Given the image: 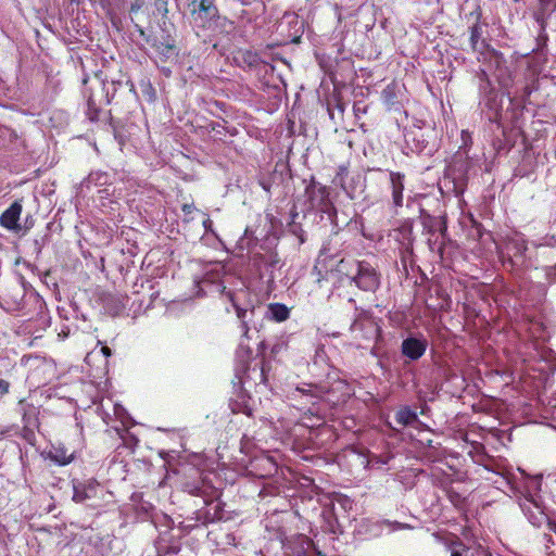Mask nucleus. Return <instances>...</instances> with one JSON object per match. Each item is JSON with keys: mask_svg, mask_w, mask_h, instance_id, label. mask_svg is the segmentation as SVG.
Here are the masks:
<instances>
[{"mask_svg": "<svg viewBox=\"0 0 556 556\" xmlns=\"http://www.w3.org/2000/svg\"><path fill=\"white\" fill-rule=\"evenodd\" d=\"M10 383L4 380L0 379V400L9 392Z\"/></svg>", "mask_w": 556, "mask_h": 556, "instance_id": "aec40b11", "label": "nucleus"}, {"mask_svg": "<svg viewBox=\"0 0 556 556\" xmlns=\"http://www.w3.org/2000/svg\"><path fill=\"white\" fill-rule=\"evenodd\" d=\"M101 491L100 484L93 479L84 482L73 481V501L76 503L96 498Z\"/></svg>", "mask_w": 556, "mask_h": 556, "instance_id": "423d86ee", "label": "nucleus"}, {"mask_svg": "<svg viewBox=\"0 0 556 556\" xmlns=\"http://www.w3.org/2000/svg\"><path fill=\"white\" fill-rule=\"evenodd\" d=\"M377 463H380L381 465H386L388 463V459H378Z\"/></svg>", "mask_w": 556, "mask_h": 556, "instance_id": "c85d7f7f", "label": "nucleus"}, {"mask_svg": "<svg viewBox=\"0 0 556 556\" xmlns=\"http://www.w3.org/2000/svg\"><path fill=\"white\" fill-rule=\"evenodd\" d=\"M212 220L210 218H206L204 222H203V226L205 228L206 231L211 230V227H212Z\"/></svg>", "mask_w": 556, "mask_h": 556, "instance_id": "393cba45", "label": "nucleus"}, {"mask_svg": "<svg viewBox=\"0 0 556 556\" xmlns=\"http://www.w3.org/2000/svg\"><path fill=\"white\" fill-rule=\"evenodd\" d=\"M350 265V263L341 260L340 263L338 264V271L339 273H345L348 274V266Z\"/></svg>", "mask_w": 556, "mask_h": 556, "instance_id": "4be33fe9", "label": "nucleus"}, {"mask_svg": "<svg viewBox=\"0 0 556 556\" xmlns=\"http://www.w3.org/2000/svg\"><path fill=\"white\" fill-rule=\"evenodd\" d=\"M372 327V323L368 319L365 312H361L356 315L354 318V321L352 323L350 330L352 333L355 334V338H364L368 339L369 333L367 331L368 328Z\"/></svg>", "mask_w": 556, "mask_h": 556, "instance_id": "9b49d317", "label": "nucleus"}, {"mask_svg": "<svg viewBox=\"0 0 556 556\" xmlns=\"http://www.w3.org/2000/svg\"><path fill=\"white\" fill-rule=\"evenodd\" d=\"M519 506L534 527H540L546 521V515L536 498L526 497V500H520Z\"/></svg>", "mask_w": 556, "mask_h": 556, "instance_id": "0eeeda50", "label": "nucleus"}, {"mask_svg": "<svg viewBox=\"0 0 556 556\" xmlns=\"http://www.w3.org/2000/svg\"><path fill=\"white\" fill-rule=\"evenodd\" d=\"M252 263L254 266L261 267L264 265L266 268H274L279 263V260L274 253L267 255L255 254L252 257Z\"/></svg>", "mask_w": 556, "mask_h": 556, "instance_id": "4468645a", "label": "nucleus"}, {"mask_svg": "<svg viewBox=\"0 0 556 556\" xmlns=\"http://www.w3.org/2000/svg\"><path fill=\"white\" fill-rule=\"evenodd\" d=\"M184 490L186 492H188L189 494H191V495L200 496V495L205 494L204 482L200 481V480H197V481H193V482H189V481L186 482L184 484Z\"/></svg>", "mask_w": 556, "mask_h": 556, "instance_id": "f3484780", "label": "nucleus"}, {"mask_svg": "<svg viewBox=\"0 0 556 556\" xmlns=\"http://www.w3.org/2000/svg\"><path fill=\"white\" fill-rule=\"evenodd\" d=\"M21 213L22 205L17 202H14L0 215V225L9 230L20 229L17 222L20 219Z\"/></svg>", "mask_w": 556, "mask_h": 556, "instance_id": "1a4fd4ad", "label": "nucleus"}, {"mask_svg": "<svg viewBox=\"0 0 556 556\" xmlns=\"http://www.w3.org/2000/svg\"><path fill=\"white\" fill-rule=\"evenodd\" d=\"M256 267L258 268V270H262V266L261 267L256 266ZM260 275H263V271H260Z\"/></svg>", "mask_w": 556, "mask_h": 556, "instance_id": "7c9ffc66", "label": "nucleus"}, {"mask_svg": "<svg viewBox=\"0 0 556 556\" xmlns=\"http://www.w3.org/2000/svg\"><path fill=\"white\" fill-rule=\"evenodd\" d=\"M478 37H479L478 29H477V27H473L471 29V37H470L471 41L475 43L476 40L478 39Z\"/></svg>", "mask_w": 556, "mask_h": 556, "instance_id": "b1692460", "label": "nucleus"}, {"mask_svg": "<svg viewBox=\"0 0 556 556\" xmlns=\"http://www.w3.org/2000/svg\"><path fill=\"white\" fill-rule=\"evenodd\" d=\"M47 454L49 459L60 466L68 465L74 459V453L68 452V450L62 444L52 445Z\"/></svg>", "mask_w": 556, "mask_h": 556, "instance_id": "9d476101", "label": "nucleus"}, {"mask_svg": "<svg viewBox=\"0 0 556 556\" xmlns=\"http://www.w3.org/2000/svg\"><path fill=\"white\" fill-rule=\"evenodd\" d=\"M451 556H463L458 551H453Z\"/></svg>", "mask_w": 556, "mask_h": 556, "instance_id": "cd10ccee", "label": "nucleus"}, {"mask_svg": "<svg viewBox=\"0 0 556 556\" xmlns=\"http://www.w3.org/2000/svg\"><path fill=\"white\" fill-rule=\"evenodd\" d=\"M399 528L400 529H405V528H408V526L407 525H400Z\"/></svg>", "mask_w": 556, "mask_h": 556, "instance_id": "c756f323", "label": "nucleus"}, {"mask_svg": "<svg viewBox=\"0 0 556 556\" xmlns=\"http://www.w3.org/2000/svg\"><path fill=\"white\" fill-rule=\"evenodd\" d=\"M306 193L313 207H319L321 211H326L328 205V191L326 187L313 182L306 188Z\"/></svg>", "mask_w": 556, "mask_h": 556, "instance_id": "6e6552de", "label": "nucleus"}, {"mask_svg": "<svg viewBox=\"0 0 556 556\" xmlns=\"http://www.w3.org/2000/svg\"><path fill=\"white\" fill-rule=\"evenodd\" d=\"M462 137H463L464 142H466V140H468L469 134L467 131H463Z\"/></svg>", "mask_w": 556, "mask_h": 556, "instance_id": "bb28decb", "label": "nucleus"}, {"mask_svg": "<svg viewBox=\"0 0 556 556\" xmlns=\"http://www.w3.org/2000/svg\"><path fill=\"white\" fill-rule=\"evenodd\" d=\"M227 296L229 298L233 308L236 309L238 318L242 323V329L247 333L248 332V325H247L245 318H247V315L249 313V309L248 308H243V307H241L239 305V303H238L239 294H232L231 292H228Z\"/></svg>", "mask_w": 556, "mask_h": 556, "instance_id": "2eb2a0df", "label": "nucleus"}, {"mask_svg": "<svg viewBox=\"0 0 556 556\" xmlns=\"http://www.w3.org/2000/svg\"><path fill=\"white\" fill-rule=\"evenodd\" d=\"M88 182H94L103 185L106 182V175L105 174H99V173H91L88 177Z\"/></svg>", "mask_w": 556, "mask_h": 556, "instance_id": "6ab92c4d", "label": "nucleus"}, {"mask_svg": "<svg viewBox=\"0 0 556 556\" xmlns=\"http://www.w3.org/2000/svg\"><path fill=\"white\" fill-rule=\"evenodd\" d=\"M507 482L516 495L520 494L522 496L521 500H526V497L536 498L535 496L541 490V478L538 476L530 477L521 469H518V473H511L507 478Z\"/></svg>", "mask_w": 556, "mask_h": 556, "instance_id": "f03ea898", "label": "nucleus"}, {"mask_svg": "<svg viewBox=\"0 0 556 556\" xmlns=\"http://www.w3.org/2000/svg\"><path fill=\"white\" fill-rule=\"evenodd\" d=\"M355 267L356 274L351 277V280L364 291L374 292L379 287V277L376 270L367 263L359 262L351 264Z\"/></svg>", "mask_w": 556, "mask_h": 556, "instance_id": "7ed1b4c3", "label": "nucleus"}, {"mask_svg": "<svg viewBox=\"0 0 556 556\" xmlns=\"http://www.w3.org/2000/svg\"><path fill=\"white\" fill-rule=\"evenodd\" d=\"M225 275V266L219 262L208 263L204 267L202 277L197 280L199 288V295H206L210 293H223L226 287L223 283Z\"/></svg>", "mask_w": 556, "mask_h": 556, "instance_id": "f257e3e1", "label": "nucleus"}, {"mask_svg": "<svg viewBox=\"0 0 556 556\" xmlns=\"http://www.w3.org/2000/svg\"><path fill=\"white\" fill-rule=\"evenodd\" d=\"M188 7L197 26L205 27L206 23L217 15L212 0H188Z\"/></svg>", "mask_w": 556, "mask_h": 556, "instance_id": "20e7f679", "label": "nucleus"}, {"mask_svg": "<svg viewBox=\"0 0 556 556\" xmlns=\"http://www.w3.org/2000/svg\"><path fill=\"white\" fill-rule=\"evenodd\" d=\"M395 419L402 426H409L418 421L417 414L408 407L400 409L395 415Z\"/></svg>", "mask_w": 556, "mask_h": 556, "instance_id": "dca6fc26", "label": "nucleus"}, {"mask_svg": "<svg viewBox=\"0 0 556 556\" xmlns=\"http://www.w3.org/2000/svg\"><path fill=\"white\" fill-rule=\"evenodd\" d=\"M556 9V2L554 0H540L541 14H549Z\"/></svg>", "mask_w": 556, "mask_h": 556, "instance_id": "a211bd4d", "label": "nucleus"}, {"mask_svg": "<svg viewBox=\"0 0 556 556\" xmlns=\"http://www.w3.org/2000/svg\"><path fill=\"white\" fill-rule=\"evenodd\" d=\"M390 184L392 189V199L395 206L403 205L404 175L396 172H390Z\"/></svg>", "mask_w": 556, "mask_h": 556, "instance_id": "f8f14e48", "label": "nucleus"}, {"mask_svg": "<svg viewBox=\"0 0 556 556\" xmlns=\"http://www.w3.org/2000/svg\"><path fill=\"white\" fill-rule=\"evenodd\" d=\"M193 210H194V207L192 204H185L182 206V211L185 214H190V213H192Z\"/></svg>", "mask_w": 556, "mask_h": 556, "instance_id": "5701e85b", "label": "nucleus"}, {"mask_svg": "<svg viewBox=\"0 0 556 556\" xmlns=\"http://www.w3.org/2000/svg\"><path fill=\"white\" fill-rule=\"evenodd\" d=\"M101 352L103 353V355H104L105 357H109V356H111V354H112L111 350H110L108 346H102V348H101Z\"/></svg>", "mask_w": 556, "mask_h": 556, "instance_id": "a878e982", "label": "nucleus"}, {"mask_svg": "<svg viewBox=\"0 0 556 556\" xmlns=\"http://www.w3.org/2000/svg\"><path fill=\"white\" fill-rule=\"evenodd\" d=\"M268 314L270 315L271 319L281 323L289 318L290 311L285 304L273 303L268 306Z\"/></svg>", "mask_w": 556, "mask_h": 556, "instance_id": "ddd939ff", "label": "nucleus"}, {"mask_svg": "<svg viewBox=\"0 0 556 556\" xmlns=\"http://www.w3.org/2000/svg\"><path fill=\"white\" fill-rule=\"evenodd\" d=\"M428 348V340L422 336H410L403 340L401 352L409 361H418Z\"/></svg>", "mask_w": 556, "mask_h": 556, "instance_id": "39448f33", "label": "nucleus"}, {"mask_svg": "<svg viewBox=\"0 0 556 556\" xmlns=\"http://www.w3.org/2000/svg\"><path fill=\"white\" fill-rule=\"evenodd\" d=\"M144 4L143 0H134L130 4V13H137Z\"/></svg>", "mask_w": 556, "mask_h": 556, "instance_id": "412c9836", "label": "nucleus"}]
</instances>
